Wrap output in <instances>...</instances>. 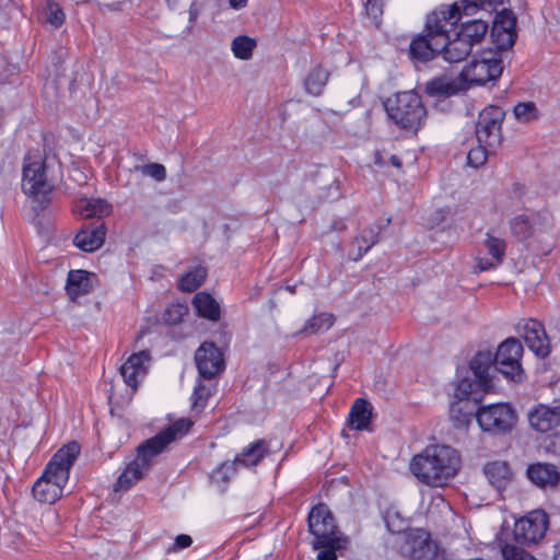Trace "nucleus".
<instances>
[{"instance_id":"nucleus-26","label":"nucleus","mask_w":560,"mask_h":560,"mask_svg":"<svg viewBox=\"0 0 560 560\" xmlns=\"http://www.w3.org/2000/svg\"><path fill=\"white\" fill-rule=\"evenodd\" d=\"M472 418H476V420H511L515 418V413L506 402L491 404L482 407L477 405V410Z\"/></svg>"},{"instance_id":"nucleus-27","label":"nucleus","mask_w":560,"mask_h":560,"mask_svg":"<svg viewBox=\"0 0 560 560\" xmlns=\"http://www.w3.org/2000/svg\"><path fill=\"white\" fill-rule=\"evenodd\" d=\"M196 313L203 318L217 322L220 318V304L207 292H199L192 299Z\"/></svg>"},{"instance_id":"nucleus-57","label":"nucleus","mask_w":560,"mask_h":560,"mask_svg":"<svg viewBox=\"0 0 560 560\" xmlns=\"http://www.w3.org/2000/svg\"><path fill=\"white\" fill-rule=\"evenodd\" d=\"M109 402L112 404L114 400V393L112 392L108 396Z\"/></svg>"},{"instance_id":"nucleus-5","label":"nucleus","mask_w":560,"mask_h":560,"mask_svg":"<svg viewBox=\"0 0 560 560\" xmlns=\"http://www.w3.org/2000/svg\"><path fill=\"white\" fill-rule=\"evenodd\" d=\"M194 422H172L155 436L145 440L137 447V456L129 462L115 483V491H126L150 470L154 457L161 454L173 441L185 436Z\"/></svg>"},{"instance_id":"nucleus-55","label":"nucleus","mask_w":560,"mask_h":560,"mask_svg":"<svg viewBox=\"0 0 560 560\" xmlns=\"http://www.w3.org/2000/svg\"><path fill=\"white\" fill-rule=\"evenodd\" d=\"M194 5H195V3L191 4L190 10H189V20L190 21H192L197 15L196 11L194 10Z\"/></svg>"},{"instance_id":"nucleus-24","label":"nucleus","mask_w":560,"mask_h":560,"mask_svg":"<svg viewBox=\"0 0 560 560\" xmlns=\"http://www.w3.org/2000/svg\"><path fill=\"white\" fill-rule=\"evenodd\" d=\"M73 210L84 219L102 218L112 212V206L101 198H80L74 203Z\"/></svg>"},{"instance_id":"nucleus-41","label":"nucleus","mask_w":560,"mask_h":560,"mask_svg":"<svg viewBox=\"0 0 560 560\" xmlns=\"http://www.w3.org/2000/svg\"><path fill=\"white\" fill-rule=\"evenodd\" d=\"M495 149H490L485 143H478L477 147L470 149L467 155L468 164L474 167L482 166L489 153L493 152Z\"/></svg>"},{"instance_id":"nucleus-49","label":"nucleus","mask_w":560,"mask_h":560,"mask_svg":"<svg viewBox=\"0 0 560 560\" xmlns=\"http://www.w3.org/2000/svg\"><path fill=\"white\" fill-rule=\"evenodd\" d=\"M479 428L485 431V432H488V431H492L493 428H498V429H505V427L503 424H505L506 422H483V421H480V422H477Z\"/></svg>"},{"instance_id":"nucleus-8","label":"nucleus","mask_w":560,"mask_h":560,"mask_svg":"<svg viewBox=\"0 0 560 560\" xmlns=\"http://www.w3.org/2000/svg\"><path fill=\"white\" fill-rule=\"evenodd\" d=\"M489 25L481 18L460 22L447 27L446 61L459 62L471 52L474 46L480 44L488 34Z\"/></svg>"},{"instance_id":"nucleus-23","label":"nucleus","mask_w":560,"mask_h":560,"mask_svg":"<svg viewBox=\"0 0 560 560\" xmlns=\"http://www.w3.org/2000/svg\"><path fill=\"white\" fill-rule=\"evenodd\" d=\"M106 230L103 224L82 229L73 240L74 245L83 252L98 249L105 241Z\"/></svg>"},{"instance_id":"nucleus-1","label":"nucleus","mask_w":560,"mask_h":560,"mask_svg":"<svg viewBox=\"0 0 560 560\" xmlns=\"http://www.w3.org/2000/svg\"><path fill=\"white\" fill-rule=\"evenodd\" d=\"M502 4L499 0H459L452 4H443L427 16L423 34L410 43V56L421 61L442 55L446 61L447 27L459 22L464 16L476 14L479 10L491 12Z\"/></svg>"},{"instance_id":"nucleus-42","label":"nucleus","mask_w":560,"mask_h":560,"mask_svg":"<svg viewBox=\"0 0 560 560\" xmlns=\"http://www.w3.org/2000/svg\"><path fill=\"white\" fill-rule=\"evenodd\" d=\"M46 21L55 27H59L65 22V13L56 2L48 1L45 8Z\"/></svg>"},{"instance_id":"nucleus-36","label":"nucleus","mask_w":560,"mask_h":560,"mask_svg":"<svg viewBox=\"0 0 560 560\" xmlns=\"http://www.w3.org/2000/svg\"><path fill=\"white\" fill-rule=\"evenodd\" d=\"M528 420H551L560 419V400H555L551 406L538 404L527 412Z\"/></svg>"},{"instance_id":"nucleus-32","label":"nucleus","mask_w":560,"mask_h":560,"mask_svg":"<svg viewBox=\"0 0 560 560\" xmlns=\"http://www.w3.org/2000/svg\"><path fill=\"white\" fill-rule=\"evenodd\" d=\"M390 219H386L383 225L373 224L369 229L362 231V233L355 237L353 245H355L359 249L358 255L354 259L361 258L368 250L378 241V236L381 234L382 229L389 224Z\"/></svg>"},{"instance_id":"nucleus-46","label":"nucleus","mask_w":560,"mask_h":560,"mask_svg":"<svg viewBox=\"0 0 560 560\" xmlns=\"http://www.w3.org/2000/svg\"><path fill=\"white\" fill-rule=\"evenodd\" d=\"M371 422H346L345 428L341 430V435L345 439L349 438L348 432L371 431Z\"/></svg>"},{"instance_id":"nucleus-35","label":"nucleus","mask_w":560,"mask_h":560,"mask_svg":"<svg viewBox=\"0 0 560 560\" xmlns=\"http://www.w3.org/2000/svg\"><path fill=\"white\" fill-rule=\"evenodd\" d=\"M383 520L387 529L393 534H404L408 530V520L401 516L399 511L395 506H389L383 513Z\"/></svg>"},{"instance_id":"nucleus-33","label":"nucleus","mask_w":560,"mask_h":560,"mask_svg":"<svg viewBox=\"0 0 560 560\" xmlns=\"http://www.w3.org/2000/svg\"><path fill=\"white\" fill-rule=\"evenodd\" d=\"M214 386L206 384L203 381H198L190 397L191 409L196 416L199 415L206 407L209 397L211 396Z\"/></svg>"},{"instance_id":"nucleus-29","label":"nucleus","mask_w":560,"mask_h":560,"mask_svg":"<svg viewBox=\"0 0 560 560\" xmlns=\"http://www.w3.org/2000/svg\"><path fill=\"white\" fill-rule=\"evenodd\" d=\"M329 80V72L323 66L313 67L304 79V89L306 93L318 96L323 93Z\"/></svg>"},{"instance_id":"nucleus-13","label":"nucleus","mask_w":560,"mask_h":560,"mask_svg":"<svg viewBox=\"0 0 560 560\" xmlns=\"http://www.w3.org/2000/svg\"><path fill=\"white\" fill-rule=\"evenodd\" d=\"M399 548L401 555L410 560H433L436 556L435 544L429 533L420 528L408 529Z\"/></svg>"},{"instance_id":"nucleus-30","label":"nucleus","mask_w":560,"mask_h":560,"mask_svg":"<svg viewBox=\"0 0 560 560\" xmlns=\"http://www.w3.org/2000/svg\"><path fill=\"white\" fill-rule=\"evenodd\" d=\"M327 544L322 542V539L314 541V548L319 550L317 560H337L336 552L348 546V538L342 535L327 537Z\"/></svg>"},{"instance_id":"nucleus-11","label":"nucleus","mask_w":560,"mask_h":560,"mask_svg":"<svg viewBox=\"0 0 560 560\" xmlns=\"http://www.w3.org/2000/svg\"><path fill=\"white\" fill-rule=\"evenodd\" d=\"M548 526L549 517L545 511H530L515 522L514 540L521 545L537 544L545 537Z\"/></svg>"},{"instance_id":"nucleus-40","label":"nucleus","mask_w":560,"mask_h":560,"mask_svg":"<svg viewBox=\"0 0 560 560\" xmlns=\"http://www.w3.org/2000/svg\"><path fill=\"white\" fill-rule=\"evenodd\" d=\"M238 464L233 462H225L218 466L210 475V478L215 483L228 482L237 469Z\"/></svg>"},{"instance_id":"nucleus-39","label":"nucleus","mask_w":560,"mask_h":560,"mask_svg":"<svg viewBox=\"0 0 560 560\" xmlns=\"http://www.w3.org/2000/svg\"><path fill=\"white\" fill-rule=\"evenodd\" d=\"M334 324L331 314L322 313L307 320L304 330L311 332H322L328 330Z\"/></svg>"},{"instance_id":"nucleus-44","label":"nucleus","mask_w":560,"mask_h":560,"mask_svg":"<svg viewBox=\"0 0 560 560\" xmlns=\"http://www.w3.org/2000/svg\"><path fill=\"white\" fill-rule=\"evenodd\" d=\"M448 215V210L444 208L435 209L431 211L428 217L424 219V224L429 229H440L445 222Z\"/></svg>"},{"instance_id":"nucleus-7","label":"nucleus","mask_w":560,"mask_h":560,"mask_svg":"<svg viewBox=\"0 0 560 560\" xmlns=\"http://www.w3.org/2000/svg\"><path fill=\"white\" fill-rule=\"evenodd\" d=\"M55 184L47 176L46 161L39 150L28 151L22 165L21 189L35 211L44 210L50 202Z\"/></svg>"},{"instance_id":"nucleus-56","label":"nucleus","mask_w":560,"mask_h":560,"mask_svg":"<svg viewBox=\"0 0 560 560\" xmlns=\"http://www.w3.org/2000/svg\"><path fill=\"white\" fill-rule=\"evenodd\" d=\"M166 2L173 9H175L178 4V0H166Z\"/></svg>"},{"instance_id":"nucleus-47","label":"nucleus","mask_w":560,"mask_h":560,"mask_svg":"<svg viewBox=\"0 0 560 560\" xmlns=\"http://www.w3.org/2000/svg\"><path fill=\"white\" fill-rule=\"evenodd\" d=\"M383 4L384 0H368L365 4L368 14L376 20L383 13Z\"/></svg>"},{"instance_id":"nucleus-34","label":"nucleus","mask_w":560,"mask_h":560,"mask_svg":"<svg viewBox=\"0 0 560 560\" xmlns=\"http://www.w3.org/2000/svg\"><path fill=\"white\" fill-rule=\"evenodd\" d=\"M206 276V269L202 266H196L180 277L179 289L182 291L192 292L202 284Z\"/></svg>"},{"instance_id":"nucleus-52","label":"nucleus","mask_w":560,"mask_h":560,"mask_svg":"<svg viewBox=\"0 0 560 560\" xmlns=\"http://www.w3.org/2000/svg\"><path fill=\"white\" fill-rule=\"evenodd\" d=\"M551 438L550 445L555 448V451H560V433H555Z\"/></svg>"},{"instance_id":"nucleus-53","label":"nucleus","mask_w":560,"mask_h":560,"mask_svg":"<svg viewBox=\"0 0 560 560\" xmlns=\"http://www.w3.org/2000/svg\"><path fill=\"white\" fill-rule=\"evenodd\" d=\"M553 560H560V542L553 547Z\"/></svg>"},{"instance_id":"nucleus-16","label":"nucleus","mask_w":560,"mask_h":560,"mask_svg":"<svg viewBox=\"0 0 560 560\" xmlns=\"http://www.w3.org/2000/svg\"><path fill=\"white\" fill-rule=\"evenodd\" d=\"M151 357L149 351L142 350L132 353L120 366V375L132 395L139 384L144 380L150 366Z\"/></svg>"},{"instance_id":"nucleus-2","label":"nucleus","mask_w":560,"mask_h":560,"mask_svg":"<svg viewBox=\"0 0 560 560\" xmlns=\"http://www.w3.org/2000/svg\"><path fill=\"white\" fill-rule=\"evenodd\" d=\"M465 376L456 384L450 411L453 420H471L483 393L493 386L495 368L490 351H479L470 361Z\"/></svg>"},{"instance_id":"nucleus-4","label":"nucleus","mask_w":560,"mask_h":560,"mask_svg":"<svg viewBox=\"0 0 560 560\" xmlns=\"http://www.w3.org/2000/svg\"><path fill=\"white\" fill-rule=\"evenodd\" d=\"M409 468L421 483L443 487L458 474L460 456L452 446L430 444L412 456Z\"/></svg>"},{"instance_id":"nucleus-45","label":"nucleus","mask_w":560,"mask_h":560,"mask_svg":"<svg viewBox=\"0 0 560 560\" xmlns=\"http://www.w3.org/2000/svg\"><path fill=\"white\" fill-rule=\"evenodd\" d=\"M191 544L192 538L189 535L180 534L175 537L174 542L170 547H167L166 551L168 553L177 552L190 547Z\"/></svg>"},{"instance_id":"nucleus-50","label":"nucleus","mask_w":560,"mask_h":560,"mask_svg":"<svg viewBox=\"0 0 560 560\" xmlns=\"http://www.w3.org/2000/svg\"><path fill=\"white\" fill-rule=\"evenodd\" d=\"M249 0H228L231 9L235 11L243 10L247 7Z\"/></svg>"},{"instance_id":"nucleus-14","label":"nucleus","mask_w":560,"mask_h":560,"mask_svg":"<svg viewBox=\"0 0 560 560\" xmlns=\"http://www.w3.org/2000/svg\"><path fill=\"white\" fill-rule=\"evenodd\" d=\"M490 36L495 46L494 51L499 54L500 51H505L513 47L517 33L516 18L511 10L503 9L495 15Z\"/></svg>"},{"instance_id":"nucleus-25","label":"nucleus","mask_w":560,"mask_h":560,"mask_svg":"<svg viewBox=\"0 0 560 560\" xmlns=\"http://www.w3.org/2000/svg\"><path fill=\"white\" fill-rule=\"evenodd\" d=\"M269 452V444L265 440H257L242 450L235 457V463L238 466L250 468L256 466Z\"/></svg>"},{"instance_id":"nucleus-15","label":"nucleus","mask_w":560,"mask_h":560,"mask_svg":"<svg viewBox=\"0 0 560 560\" xmlns=\"http://www.w3.org/2000/svg\"><path fill=\"white\" fill-rule=\"evenodd\" d=\"M551 221L540 219L536 214H517L510 221L511 233L520 241L533 238L535 242L540 241L544 234L551 230Z\"/></svg>"},{"instance_id":"nucleus-12","label":"nucleus","mask_w":560,"mask_h":560,"mask_svg":"<svg viewBox=\"0 0 560 560\" xmlns=\"http://www.w3.org/2000/svg\"><path fill=\"white\" fill-rule=\"evenodd\" d=\"M504 116V110L494 105L487 106L480 112L476 128L478 143H485L490 149H497L500 145Z\"/></svg>"},{"instance_id":"nucleus-3","label":"nucleus","mask_w":560,"mask_h":560,"mask_svg":"<svg viewBox=\"0 0 560 560\" xmlns=\"http://www.w3.org/2000/svg\"><path fill=\"white\" fill-rule=\"evenodd\" d=\"M503 71L501 54L492 49H485L477 54L453 78L443 75L427 83V92L432 96L452 95L468 90L471 85H485L499 79Z\"/></svg>"},{"instance_id":"nucleus-38","label":"nucleus","mask_w":560,"mask_h":560,"mask_svg":"<svg viewBox=\"0 0 560 560\" xmlns=\"http://www.w3.org/2000/svg\"><path fill=\"white\" fill-rule=\"evenodd\" d=\"M513 114L517 121L527 124L538 117V109L535 103L524 102L514 106Z\"/></svg>"},{"instance_id":"nucleus-31","label":"nucleus","mask_w":560,"mask_h":560,"mask_svg":"<svg viewBox=\"0 0 560 560\" xmlns=\"http://www.w3.org/2000/svg\"><path fill=\"white\" fill-rule=\"evenodd\" d=\"M485 474L490 483L498 490H502L511 478L510 466L505 462H492L485 466Z\"/></svg>"},{"instance_id":"nucleus-22","label":"nucleus","mask_w":560,"mask_h":560,"mask_svg":"<svg viewBox=\"0 0 560 560\" xmlns=\"http://www.w3.org/2000/svg\"><path fill=\"white\" fill-rule=\"evenodd\" d=\"M528 479L539 488L555 487L560 480L556 466L546 463H535L526 470Z\"/></svg>"},{"instance_id":"nucleus-21","label":"nucleus","mask_w":560,"mask_h":560,"mask_svg":"<svg viewBox=\"0 0 560 560\" xmlns=\"http://www.w3.org/2000/svg\"><path fill=\"white\" fill-rule=\"evenodd\" d=\"M95 283V273L82 269L70 270L66 282V292L70 300L75 301L89 294Z\"/></svg>"},{"instance_id":"nucleus-48","label":"nucleus","mask_w":560,"mask_h":560,"mask_svg":"<svg viewBox=\"0 0 560 560\" xmlns=\"http://www.w3.org/2000/svg\"><path fill=\"white\" fill-rule=\"evenodd\" d=\"M186 312H187V308L184 305H180V304L172 305L167 310V313L170 315L168 320L176 323L186 314Z\"/></svg>"},{"instance_id":"nucleus-19","label":"nucleus","mask_w":560,"mask_h":560,"mask_svg":"<svg viewBox=\"0 0 560 560\" xmlns=\"http://www.w3.org/2000/svg\"><path fill=\"white\" fill-rule=\"evenodd\" d=\"M308 528L315 540L328 542L327 537L341 535L335 525L334 517L325 504L314 506L308 514Z\"/></svg>"},{"instance_id":"nucleus-10","label":"nucleus","mask_w":560,"mask_h":560,"mask_svg":"<svg viewBox=\"0 0 560 560\" xmlns=\"http://www.w3.org/2000/svg\"><path fill=\"white\" fill-rule=\"evenodd\" d=\"M522 355V343L515 338H508L498 347L497 353L493 355L495 373L499 371L506 378L521 382L523 380Z\"/></svg>"},{"instance_id":"nucleus-43","label":"nucleus","mask_w":560,"mask_h":560,"mask_svg":"<svg viewBox=\"0 0 560 560\" xmlns=\"http://www.w3.org/2000/svg\"><path fill=\"white\" fill-rule=\"evenodd\" d=\"M142 175L153 178L156 182H163L166 178V168L160 163H150L142 166H137Z\"/></svg>"},{"instance_id":"nucleus-6","label":"nucleus","mask_w":560,"mask_h":560,"mask_svg":"<svg viewBox=\"0 0 560 560\" xmlns=\"http://www.w3.org/2000/svg\"><path fill=\"white\" fill-rule=\"evenodd\" d=\"M80 453V445L70 442L49 460L43 475L33 486L34 498L42 503H54L62 497L70 469Z\"/></svg>"},{"instance_id":"nucleus-51","label":"nucleus","mask_w":560,"mask_h":560,"mask_svg":"<svg viewBox=\"0 0 560 560\" xmlns=\"http://www.w3.org/2000/svg\"><path fill=\"white\" fill-rule=\"evenodd\" d=\"M533 423V427L536 429V430H539V431H547L549 429H552L551 428V422H540V421H537V422H532Z\"/></svg>"},{"instance_id":"nucleus-37","label":"nucleus","mask_w":560,"mask_h":560,"mask_svg":"<svg viewBox=\"0 0 560 560\" xmlns=\"http://www.w3.org/2000/svg\"><path fill=\"white\" fill-rule=\"evenodd\" d=\"M373 417H376L373 406L364 398H357L348 413V420H371Z\"/></svg>"},{"instance_id":"nucleus-17","label":"nucleus","mask_w":560,"mask_h":560,"mask_svg":"<svg viewBox=\"0 0 560 560\" xmlns=\"http://www.w3.org/2000/svg\"><path fill=\"white\" fill-rule=\"evenodd\" d=\"M198 372L205 380H211L224 370V358L213 342H203L195 353Z\"/></svg>"},{"instance_id":"nucleus-28","label":"nucleus","mask_w":560,"mask_h":560,"mask_svg":"<svg viewBox=\"0 0 560 560\" xmlns=\"http://www.w3.org/2000/svg\"><path fill=\"white\" fill-rule=\"evenodd\" d=\"M258 42L248 35H237L232 38L230 49L233 57L241 61H248L254 57Z\"/></svg>"},{"instance_id":"nucleus-18","label":"nucleus","mask_w":560,"mask_h":560,"mask_svg":"<svg viewBox=\"0 0 560 560\" xmlns=\"http://www.w3.org/2000/svg\"><path fill=\"white\" fill-rule=\"evenodd\" d=\"M517 330L527 347L539 358L550 353V342L544 325L536 319H525L517 325Z\"/></svg>"},{"instance_id":"nucleus-54","label":"nucleus","mask_w":560,"mask_h":560,"mask_svg":"<svg viewBox=\"0 0 560 560\" xmlns=\"http://www.w3.org/2000/svg\"><path fill=\"white\" fill-rule=\"evenodd\" d=\"M390 163H392L395 167H398V168H399V167H400V165H401L399 158H397V156H395V155H393V156L390 158Z\"/></svg>"},{"instance_id":"nucleus-9","label":"nucleus","mask_w":560,"mask_h":560,"mask_svg":"<svg viewBox=\"0 0 560 560\" xmlns=\"http://www.w3.org/2000/svg\"><path fill=\"white\" fill-rule=\"evenodd\" d=\"M384 106L388 117L405 129H418L427 114L420 96L412 91L388 97Z\"/></svg>"},{"instance_id":"nucleus-20","label":"nucleus","mask_w":560,"mask_h":560,"mask_svg":"<svg viewBox=\"0 0 560 560\" xmlns=\"http://www.w3.org/2000/svg\"><path fill=\"white\" fill-rule=\"evenodd\" d=\"M482 246L490 255V258L483 257L479 252L475 258L476 269L478 271H487L499 266L505 253V242L487 233Z\"/></svg>"}]
</instances>
